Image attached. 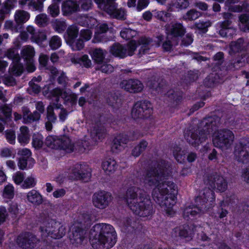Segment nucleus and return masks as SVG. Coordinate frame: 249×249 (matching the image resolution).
<instances>
[{
  "label": "nucleus",
  "mask_w": 249,
  "mask_h": 249,
  "mask_svg": "<svg viewBox=\"0 0 249 249\" xmlns=\"http://www.w3.org/2000/svg\"><path fill=\"white\" fill-rule=\"evenodd\" d=\"M171 174V167L162 160L147 170L143 178L145 185L155 187L152 193L153 198L169 216L175 213L173 207L177 193L176 185L170 178Z\"/></svg>",
  "instance_id": "nucleus-1"
},
{
  "label": "nucleus",
  "mask_w": 249,
  "mask_h": 249,
  "mask_svg": "<svg viewBox=\"0 0 249 249\" xmlns=\"http://www.w3.org/2000/svg\"><path fill=\"white\" fill-rule=\"evenodd\" d=\"M124 199L129 209L136 215L144 217L150 216L153 213L149 196L139 188H129Z\"/></svg>",
  "instance_id": "nucleus-2"
},
{
  "label": "nucleus",
  "mask_w": 249,
  "mask_h": 249,
  "mask_svg": "<svg viewBox=\"0 0 249 249\" xmlns=\"http://www.w3.org/2000/svg\"><path fill=\"white\" fill-rule=\"evenodd\" d=\"M220 119L216 116L203 119L196 127H195L185 134L187 142L196 147L205 142L211 132L216 130L219 124Z\"/></svg>",
  "instance_id": "nucleus-3"
},
{
  "label": "nucleus",
  "mask_w": 249,
  "mask_h": 249,
  "mask_svg": "<svg viewBox=\"0 0 249 249\" xmlns=\"http://www.w3.org/2000/svg\"><path fill=\"white\" fill-rule=\"evenodd\" d=\"M211 188H205L200 192L199 196L195 199L196 205L188 206L183 210L185 219H191L207 212L214 204V193Z\"/></svg>",
  "instance_id": "nucleus-4"
},
{
  "label": "nucleus",
  "mask_w": 249,
  "mask_h": 249,
  "mask_svg": "<svg viewBox=\"0 0 249 249\" xmlns=\"http://www.w3.org/2000/svg\"><path fill=\"white\" fill-rule=\"evenodd\" d=\"M94 249H110L116 243L117 235L114 228L109 224L94 225Z\"/></svg>",
  "instance_id": "nucleus-5"
},
{
  "label": "nucleus",
  "mask_w": 249,
  "mask_h": 249,
  "mask_svg": "<svg viewBox=\"0 0 249 249\" xmlns=\"http://www.w3.org/2000/svg\"><path fill=\"white\" fill-rule=\"evenodd\" d=\"M45 145L49 148L55 150H63L67 153H71L74 149V144L71 140L65 135L47 136L45 141Z\"/></svg>",
  "instance_id": "nucleus-6"
},
{
  "label": "nucleus",
  "mask_w": 249,
  "mask_h": 249,
  "mask_svg": "<svg viewBox=\"0 0 249 249\" xmlns=\"http://www.w3.org/2000/svg\"><path fill=\"white\" fill-rule=\"evenodd\" d=\"M234 140V135L230 130L220 129L214 131L212 136L213 144L222 149H229Z\"/></svg>",
  "instance_id": "nucleus-7"
},
{
  "label": "nucleus",
  "mask_w": 249,
  "mask_h": 249,
  "mask_svg": "<svg viewBox=\"0 0 249 249\" xmlns=\"http://www.w3.org/2000/svg\"><path fill=\"white\" fill-rule=\"evenodd\" d=\"M91 177V169L85 163H77L73 165L67 175L70 180L81 181L84 182H88Z\"/></svg>",
  "instance_id": "nucleus-8"
},
{
  "label": "nucleus",
  "mask_w": 249,
  "mask_h": 249,
  "mask_svg": "<svg viewBox=\"0 0 249 249\" xmlns=\"http://www.w3.org/2000/svg\"><path fill=\"white\" fill-rule=\"evenodd\" d=\"M205 184L217 192H224L228 188V182L226 178L220 173L213 172L207 175L204 179Z\"/></svg>",
  "instance_id": "nucleus-9"
},
{
  "label": "nucleus",
  "mask_w": 249,
  "mask_h": 249,
  "mask_svg": "<svg viewBox=\"0 0 249 249\" xmlns=\"http://www.w3.org/2000/svg\"><path fill=\"white\" fill-rule=\"evenodd\" d=\"M137 47L135 40H131L126 45L115 43L110 48V53L114 56L124 58L127 56H132Z\"/></svg>",
  "instance_id": "nucleus-10"
},
{
  "label": "nucleus",
  "mask_w": 249,
  "mask_h": 249,
  "mask_svg": "<svg viewBox=\"0 0 249 249\" xmlns=\"http://www.w3.org/2000/svg\"><path fill=\"white\" fill-rule=\"evenodd\" d=\"M40 230H45L48 236L55 239L61 238L66 233V228L62 223L53 219L48 221L45 227H40Z\"/></svg>",
  "instance_id": "nucleus-11"
},
{
  "label": "nucleus",
  "mask_w": 249,
  "mask_h": 249,
  "mask_svg": "<svg viewBox=\"0 0 249 249\" xmlns=\"http://www.w3.org/2000/svg\"><path fill=\"white\" fill-rule=\"evenodd\" d=\"M38 241L36 235L29 231L21 232L15 240L18 246L22 249H33Z\"/></svg>",
  "instance_id": "nucleus-12"
},
{
  "label": "nucleus",
  "mask_w": 249,
  "mask_h": 249,
  "mask_svg": "<svg viewBox=\"0 0 249 249\" xmlns=\"http://www.w3.org/2000/svg\"><path fill=\"white\" fill-rule=\"evenodd\" d=\"M152 106L147 101H141L136 103L131 111V116L134 119H143L148 117L152 112Z\"/></svg>",
  "instance_id": "nucleus-13"
},
{
  "label": "nucleus",
  "mask_w": 249,
  "mask_h": 249,
  "mask_svg": "<svg viewBox=\"0 0 249 249\" xmlns=\"http://www.w3.org/2000/svg\"><path fill=\"white\" fill-rule=\"evenodd\" d=\"M235 159L240 162H244L249 159V139L241 140L236 144L234 150Z\"/></svg>",
  "instance_id": "nucleus-14"
},
{
  "label": "nucleus",
  "mask_w": 249,
  "mask_h": 249,
  "mask_svg": "<svg viewBox=\"0 0 249 249\" xmlns=\"http://www.w3.org/2000/svg\"><path fill=\"white\" fill-rule=\"evenodd\" d=\"M223 18L225 20L221 23L219 35L223 37H232L236 34V29L231 26V20L233 19V15L230 13H224Z\"/></svg>",
  "instance_id": "nucleus-15"
},
{
  "label": "nucleus",
  "mask_w": 249,
  "mask_h": 249,
  "mask_svg": "<svg viewBox=\"0 0 249 249\" xmlns=\"http://www.w3.org/2000/svg\"><path fill=\"white\" fill-rule=\"evenodd\" d=\"M94 196V206L100 209L106 208L113 198L111 193L105 191H99Z\"/></svg>",
  "instance_id": "nucleus-16"
},
{
  "label": "nucleus",
  "mask_w": 249,
  "mask_h": 249,
  "mask_svg": "<svg viewBox=\"0 0 249 249\" xmlns=\"http://www.w3.org/2000/svg\"><path fill=\"white\" fill-rule=\"evenodd\" d=\"M166 33L168 38H178L182 36L186 32L185 28L180 23H171L166 25Z\"/></svg>",
  "instance_id": "nucleus-17"
},
{
  "label": "nucleus",
  "mask_w": 249,
  "mask_h": 249,
  "mask_svg": "<svg viewBox=\"0 0 249 249\" xmlns=\"http://www.w3.org/2000/svg\"><path fill=\"white\" fill-rule=\"evenodd\" d=\"M121 88L130 92H139L142 90L143 85L142 83L138 79H129L123 80L120 83Z\"/></svg>",
  "instance_id": "nucleus-18"
},
{
  "label": "nucleus",
  "mask_w": 249,
  "mask_h": 249,
  "mask_svg": "<svg viewBox=\"0 0 249 249\" xmlns=\"http://www.w3.org/2000/svg\"><path fill=\"white\" fill-rule=\"evenodd\" d=\"M195 231H201L202 228L197 227L194 225H184L178 227H177L174 230L175 236L180 237L181 238H186L191 237Z\"/></svg>",
  "instance_id": "nucleus-19"
},
{
  "label": "nucleus",
  "mask_w": 249,
  "mask_h": 249,
  "mask_svg": "<svg viewBox=\"0 0 249 249\" xmlns=\"http://www.w3.org/2000/svg\"><path fill=\"white\" fill-rule=\"evenodd\" d=\"M63 15L65 16L71 15L80 11L79 4L77 0H66L61 6Z\"/></svg>",
  "instance_id": "nucleus-20"
},
{
  "label": "nucleus",
  "mask_w": 249,
  "mask_h": 249,
  "mask_svg": "<svg viewBox=\"0 0 249 249\" xmlns=\"http://www.w3.org/2000/svg\"><path fill=\"white\" fill-rule=\"evenodd\" d=\"M105 121L104 117L100 116L99 119H96L94 124V142L102 141L104 139L106 134Z\"/></svg>",
  "instance_id": "nucleus-21"
},
{
  "label": "nucleus",
  "mask_w": 249,
  "mask_h": 249,
  "mask_svg": "<svg viewBox=\"0 0 249 249\" xmlns=\"http://www.w3.org/2000/svg\"><path fill=\"white\" fill-rule=\"evenodd\" d=\"M87 230H85L79 226L74 227L72 236L70 238L72 244L76 246L82 244L87 238Z\"/></svg>",
  "instance_id": "nucleus-22"
},
{
  "label": "nucleus",
  "mask_w": 249,
  "mask_h": 249,
  "mask_svg": "<svg viewBox=\"0 0 249 249\" xmlns=\"http://www.w3.org/2000/svg\"><path fill=\"white\" fill-rule=\"evenodd\" d=\"M117 5L110 4L107 7H104L105 11L113 18L119 20H125L126 18L127 12L122 8L117 9Z\"/></svg>",
  "instance_id": "nucleus-23"
},
{
  "label": "nucleus",
  "mask_w": 249,
  "mask_h": 249,
  "mask_svg": "<svg viewBox=\"0 0 249 249\" xmlns=\"http://www.w3.org/2000/svg\"><path fill=\"white\" fill-rule=\"evenodd\" d=\"M240 0H226L225 4L228 10L233 12H240L243 9L249 12V0L244 1L242 6L234 5L238 3Z\"/></svg>",
  "instance_id": "nucleus-24"
},
{
  "label": "nucleus",
  "mask_w": 249,
  "mask_h": 249,
  "mask_svg": "<svg viewBox=\"0 0 249 249\" xmlns=\"http://www.w3.org/2000/svg\"><path fill=\"white\" fill-rule=\"evenodd\" d=\"M127 139L123 135H118L113 140L111 144V150L113 153H118L123 150L127 142Z\"/></svg>",
  "instance_id": "nucleus-25"
},
{
  "label": "nucleus",
  "mask_w": 249,
  "mask_h": 249,
  "mask_svg": "<svg viewBox=\"0 0 249 249\" xmlns=\"http://www.w3.org/2000/svg\"><path fill=\"white\" fill-rule=\"evenodd\" d=\"M117 168V162L113 159H106L102 163V168L107 175H110L114 173Z\"/></svg>",
  "instance_id": "nucleus-26"
},
{
  "label": "nucleus",
  "mask_w": 249,
  "mask_h": 249,
  "mask_svg": "<svg viewBox=\"0 0 249 249\" xmlns=\"http://www.w3.org/2000/svg\"><path fill=\"white\" fill-rule=\"evenodd\" d=\"M79 34V28L77 26L72 25L69 26L64 35L67 43H72L73 40H75Z\"/></svg>",
  "instance_id": "nucleus-27"
},
{
  "label": "nucleus",
  "mask_w": 249,
  "mask_h": 249,
  "mask_svg": "<svg viewBox=\"0 0 249 249\" xmlns=\"http://www.w3.org/2000/svg\"><path fill=\"white\" fill-rule=\"evenodd\" d=\"M94 31V43L102 41L105 39V34L108 30V26L106 23L99 24Z\"/></svg>",
  "instance_id": "nucleus-28"
},
{
  "label": "nucleus",
  "mask_w": 249,
  "mask_h": 249,
  "mask_svg": "<svg viewBox=\"0 0 249 249\" xmlns=\"http://www.w3.org/2000/svg\"><path fill=\"white\" fill-rule=\"evenodd\" d=\"M35 51L34 48L31 46H27L21 51V56L25 63L34 61Z\"/></svg>",
  "instance_id": "nucleus-29"
},
{
  "label": "nucleus",
  "mask_w": 249,
  "mask_h": 249,
  "mask_svg": "<svg viewBox=\"0 0 249 249\" xmlns=\"http://www.w3.org/2000/svg\"><path fill=\"white\" fill-rule=\"evenodd\" d=\"M0 111L1 115H0V121L6 124L12 120V108L4 105L0 107Z\"/></svg>",
  "instance_id": "nucleus-30"
},
{
  "label": "nucleus",
  "mask_w": 249,
  "mask_h": 249,
  "mask_svg": "<svg viewBox=\"0 0 249 249\" xmlns=\"http://www.w3.org/2000/svg\"><path fill=\"white\" fill-rule=\"evenodd\" d=\"M27 200L31 203L39 205L42 203V197L39 192L36 190H32L27 194Z\"/></svg>",
  "instance_id": "nucleus-31"
},
{
  "label": "nucleus",
  "mask_w": 249,
  "mask_h": 249,
  "mask_svg": "<svg viewBox=\"0 0 249 249\" xmlns=\"http://www.w3.org/2000/svg\"><path fill=\"white\" fill-rule=\"evenodd\" d=\"M20 129L21 133L18 136V141L21 145H25L30 141L29 129L26 126H22Z\"/></svg>",
  "instance_id": "nucleus-32"
},
{
  "label": "nucleus",
  "mask_w": 249,
  "mask_h": 249,
  "mask_svg": "<svg viewBox=\"0 0 249 249\" xmlns=\"http://www.w3.org/2000/svg\"><path fill=\"white\" fill-rule=\"evenodd\" d=\"M152 43V40L146 37L140 38L138 41V44L140 46L139 49V53L143 54L146 53L150 49V47Z\"/></svg>",
  "instance_id": "nucleus-33"
},
{
  "label": "nucleus",
  "mask_w": 249,
  "mask_h": 249,
  "mask_svg": "<svg viewBox=\"0 0 249 249\" xmlns=\"http://www.w3.org/2000/svg\"><path fill=\"white\" fill-rule=\"evenodd\" d=\"M35 163V160L33 158H19L18 165L19 169L24 170L32 168Z\"/></svg>",
  "instance_id": "nucleus-34"
},
{
  "label": "nucleus",
  "mask_w": 249,
  "mask_h": 249,
  "mask_svg": "<svg viewBox=\"0 0 249 249\" xmlns=\"http://www.w3.org/2000/svg\"><path fill=\"white\" fill-rule=\"evenodd\" d=\"M4 56L12 62L20 61V56L18 53V49L16 47H12L7 49L4 53Z\"/></svg>",
  "instance_id": "nucleus-35"
},
{
  "label": "nucleus",
  "mask_w": 249,
  "mask_h": 249,
  "mask_svg": "<svg viewBox=\"0 0 249 249\" xmlns=\"http://www.w3.org/2000/svg\"><path fill=\"white\" fill-rule=\"evenodd\" d=\"M71 61L75 64L89 68L90 67L91 62L87 54H84L80 57H74L71 59Z\"/></svg>",
  "instance_id": "nucleus-36"
},
{
  "label": "nucleus",
  "mask_w": 249,
  "mask_h": 249,
  "mask_svg": "<svg viewBox=\"0 0 249 249\" xmlns=\"http://www.w3.org/2000/svg\"><path fill=\"white\" fill-rule=\"evenodd\" d=\"M15 188L13 184L8 183L4 186L2 191V196L4 199L11 200L14 197Z\"/></svg>",
  "instance_id": "nucleus-37"
},
{
  "label": "nucleus",
  "mask_w": 249,
  "mask_h": 249,
  "mask_svg": "<svg viewBox=\"0 0 249 249\" xmlns=\"http://www.w3.org/2000/svg\"><path fill=\"white\" fill-rule=\"evenodd\" d=\"M15 18L17 24L22 25L29 19L30 15L25 11H19L16 13Z\"/></svg>",
  "instance_id": "nucleus-38"
},
{
  "label": "nucleus",
  "mask_w": 249,
  "mask_h": 249,
  "mask_svg": "<svg viewBox=\"0 0 249 249\" xmlns=\"http://www.w3.org/2000/svg\"><path fill=\"white\" fill-rule=\"evenodd\" d=\"M23 67L20 61L12 62L9 71L14 75L19 76L21 75L23 72Z\"/></svg>",
  "instance_id": "nucleus-39"
},
{
  "label": "nucleus",
  "mask_w": 249,
  "mask_h": 249,
  "mask_svg": "<svg viewBox=\"0 0 249 249\" xmlns=\"http://www.w3.org/2000/svg\"><path fill=\"white\" fill-rule=\"evenodd\" d=\"M107 103L110 106L114 107H118L121 104V99L115 94V93H110L106 96Z\"/></svg>",
  "instance_id": "nucleus-40"
},
{
  "label": "nucleus",
  "mask_w": 249,
  "mask_h": 249,
  "mask_svg": "<svg viewBox=\"0 0 249 249\" xmlns=\"http://www.w3.org/2000/svg\"><path fill=\"white\" fill-rule=\"evenodd\" d=\"M138 227V223L130 219H126L123 224V227L124 230L128 232H132L137 229Z\"/></svg>",
  "instance_id": "nucleus-41"
},
{
  "label": "nucleus",
  "mask_w": 249,
  "mask_h": 249,
  "mask_svg": "<svg viewBox=\"0 0 249 249\" xmlns=\"http://www.w3.org/2000/svg\"><path fill=\"white\" fill-rule=\"evenodd\" d=\"M155 17L158 19L164 21L168 22L172 19V15L165 11H153Z\"/></svg>",
  "instance_id": "nucleus-42"
},
{
  "label": "nucleus",
  "mask_w": 249,
  "mask_h": 249,
  "mask_svg": "<svg viewBox=\"0 0 249 249\" xmlns=\"http://www.w3.org/2000/svg\"><path fill=\"white\" fill-rule=\"evenodd\" d=\"M64 91L65 90L63 89L58 87L52 89L50 94V96L48 99L50 100L54 99L57 102H58L60 97L63 98Z\"/></svg>",
  "instance_id": "nucleus-43"
},
{
  "label": "nucleus",
  "mask_w": 249,
  "mask_h": 249,
  "mask_svg": "<svg viewBox=\"0 0 249 249\" xmlns=\"http://www.w3.org/2000/svg\"><path fill=\"white\" fill-rule=\"evenodd\" d=\"M32 144L33 147L36 150L41 149L43 144V137L42 135L34 134L32 137Z\"/></svg>",
  "instance_id": "nucleus-44"
},
{
  "label": "nucleus",
  "mask_w": 249,
  "mask_h": 249,
  "mask_svg": "<svg viewBox=\"0 0 249 249\" xmlns=\"http://www.w3.org/2000/svg\"><path fill=\"white\" fill-rule=\"evenodd\" d=\"M147 144V142L145 141H141L140 144L133 149L132 152V155L134 157H138L145 149Z\"/></svg>",
  "instance_id": "nucleus-45"
},
{
  "label": "nucleus",
  "mask_w": 249,
  "mask_h": 249,
  "mask_svg": "<svg viewBox=\"0 0 249 249\" xmlns=\"http://www.w3.org/2000/svg\"><path fill=\"white\" fill-rule=\"evenodd\" d=\"M201 14L195 9H191L188 11L183 17V18L187 20H194L198 18Z\"/></svg>",
  "instance_id": "nucleus-46"
},
{
  "label": "nucleus",
  "mask_w": 249,
  "mask_h": 249,
  "mask_svg": "<svg viewBox=\"0 0 249 249\" xmlns=\"http://www.w3.org/2000/svg\"><path fill=\"white\" fill-rule=\"evenodd\" d=\"M244 40L242 38L238 39L236 41L232 42L230 45V49L233 53L238 52L243 48Z\"/></svg>",
  "instance_id": "nucleus-47"
},
{
  "label": "nucleus",
  "mask_w": 249,
  "mask_h": 249,
  "mask_svg": "<svg viewBox=\"0 0 249 249\" xmlns=\"http://www.w3.org/2000/svg\"><path fill=\"white\" fill-rule=\"evenodd\" d=\"M37 181L35 178L30 176L26 178L21 185L23 189H29L34 187L36 184Z\"/></svg>",
  "instance_id": "nucleus-48"
},
{
  "label": "nucleus",
  "mask_w": 249,
  "mask_h": 249,
  "mask_svg": "<svg viewBox=\"0 0 249 249\" xmlns=\"http://www.w3.org/2000/svg\"><path fill=\"white\" fill-rule=\"evenodd\" d=\"M137 34L135 30L129 28H125L123 29L120 32L121 36L126 40L130 39L136 36Z\"/></svg>",
  "instance_id": "nucleus-49"
},
{
  "label": "nucleus",
  "mask_w": 249,
  "mask_h": 249,
  "mask_svg": "<svg viewBox=\"0 0 249 249\" xmlns=\"http://www.w3.org/2000/svg\"><path fill=\"white\" fill-rule=\"evenodd\" d=\"M84 40L79 38V39L73 40L72 43H68L73 51H80L84 47Z\"/></svg>",
  "instance_id": "nucleus-50"
},
{
  "label": "nucleus",
  "mask_w": 249,
  "mask_h": 249,
  "mask_svg": "<svg viewBox=\"0 0 249 249\" xmlns=\"http://www.w3.org/2000/svg\"><path fill=\"white\" fill-rule=\"evenodd\" d=\"M61 45V39L57 36H54L52 37L49 46L52 50H55L59 48Z\"/></svg>",
  "instance_id": "nucleus-51"
},
{
  "label": "nucleus",
  "mask_w": 249,
  "mask_h": 249,
  "mask_svg": "<svg viewBox=\"0 0 249 249\" xmlns=\"http://www.w3.org/2000/svg\"><path fill=\"white\" fill-rule=\"evenodd\" d=\"M96 70H100L103 72L110 73L113 71V67L110 64H107L103 62L97 64V66L95 67Z\"/></svg>",
  "instance_id": "nucleus-52"
},
{
  "label": "nucleus",
  "mask_w": 249,
  "mask_h": 249,
  "mask_svg": "<svg viewBox=\"0 0 249 249\" xmlns=\"http://www.w3.org/2000/svg\"><path fill=\"white\" fill-rule=\"evenodd\" d=\"M48 13L53 18L56 17L59 14V4L54 3L48 7Z\"/></svg>",
  "instance_id": "nucleus-53"
},
{
  "label": "nucleus",
  "mask_w": 249,
  "mask_h": 249,
  "mask_svg": "<svg viewBox=\"0 0 249 249\" xmlns=\"http://www.w3.org/2000/svg\"><path fill=\"white\" fill-rule=\"evenodd\" d=\"M173 153L176 160L178 162H181L183 160V157L185 155L184 151L181 150L179 147L177 146L174 148Z\"/></svg>",
  "instance_id": "nucleus-54"
},
{
  "label": "nucleus",
  "mask_w": 249,
  "mask_h": 249,
  "mask_svg": "<svg viewBox=\"0 0 249 249\" xmlns=\"http://www.w3.org/2000/svg\"><path fill=\"white\" fill-rule=\"evenodd\" d=\"M116 0H94L95 2L98 4V7L104 11H105V9L103 7L104 6L106 8L110 4L117 5V3L114 2Z\"/></svg>",
  "instance_id": "nucleus-55"
},
{
  "label": "nucleus",
  "mask_w": 249,
  "mask_h": 249,
  "mask_svg": "<svg viewBox=\"0 0 249 249\" xmlns=\"http://www.w3.org/2000/svg\"><path fill=\"white\" fill-rule=\"evenodd\" d=\"M105 54L103 50L100 49H94V62L97 64L103 62Z\"/></svg>",
  "instance_id": "nucleus-56"
},
{
  "label": "nucleus",
  "mask_w": 249,
  "mask_h": 249,
  "mask_svg": "<svg viewBox=\"0 0 249 249\" xmlns=\"http://www.w3.org/2000/svg\"><path fill=\"white\" fill-rule=\"evenodd\" d=\"M5 136L7 141L11 144L15 143L16 133L15 131L12 129H7L5 131Z\"/></svg>",
  "instance_id": "nucleus-57"
},
{
  "label": "nucleus",
  "mask_w": 249,
  "mask_h": 249,
  "mask_svg": "<svg viewBox=\"0 0 249 249\" xmlns=\"http://www.w3.org/2000/svg\"><path fill=\"white\" fill-rule=\"evenodd\" d=\"M28 6L29 7H33L34 9L35 10H37L41 12L43 11V2L39 0H37L36 1L31 0L30 1H29Z\"/></svg>",
  "instance_id": "nucleus-58"
},
{
  "label": "nucleus",
  "mask_w": 249,
  "mask_h": 249,
  "mask_svg": "<svg viewBox=\"0 0 249 249\" xmlns=\"http://www.w3.org/2000/svg\"><path fill=\"white\" fill-rule=\"evenodd\" d=\"M47 119L48 122H55L56 120V117L54 112V108L51 106L49 105L47 108Z\"/></svg>",
  "instance_id": "nucleus-59"
},
{
  "label": "nucleus",
  "mask_w": 249,
  "mask_h": 249,
  "mask_svg": "<svg viewBox=\"0 0 249 249\" xmlns=\"http://www.w3.org/2000/svg\"><path fill=\"white\" fill-rule=\"evenodd\" d=\"M63 98L65 101L70 102L72 105L76 104L77 101V97L75 94H69L66 91L64 92Z\"/></svg>",
  "instance_id": "nucleus-60"
},
{
  "label": "nucleus",
  "mask_w": 249,
  "mask_h": 249,
  "mask_svg": "<svg viewBox=\"0 0 249 249\" xmlns=\"http://www.w3.org/2000/svg\"><path fill=\"white\" fill-rule=\"evenodd\" d=\"M92 33L91 31L87 29H83L80 31V38L87 41L90 39L91 37Z\"/></svg>",
  "instance_id": "nucleus-61"
},
{
  "label": "nucleus",
  "mask_w": 249,
  "mask_h": 249,
  "mask_svg": "<svg viewBox=\"0 0 249 249\" xmlns=\"http://www.w3.org/2000/svg\"><path fill=\"white\" fill-rule=\"evenodd\" d=\"M35 20L39 26H43L47 23L48 18L46 14H40L36 16Z\"/></svg>",
  "instance_id": "nucleus-62"
},
{
  "label": "nucleus",
  "mask_w": 249,
  "mask_h": 249,
  "mask_svg": "<svg viewBox=\"0 0 249 249\" xmlns=\"http://www.w3.org/2000/svg\"><path fill=\"white\" fill-rule=\"evenodd\" d=\"M189 3L187 0H177L175 4L172 3L170 6H175L177 8L183 9L189 6Z\"/></svg>",
  "instance_id": "nucleus-63"
},
{
  "label": "nucleus",
  "mask_w": 249,
  "mask_h": 249,
  "mask_svg": "<svg viewBox=\"0 0 249 249\" xmlns=\"http://www.w3.org/2000/svg\"><path fill=\"white\" fill-rule=\"evenodd\" d=\"M13 178L15 184L19 185L24 181V173L21 172H17Z\"/></svg>",
  "instance_id": "nucleus-64"
}]
</instances>
